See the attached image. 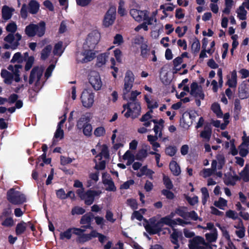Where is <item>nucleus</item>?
Here are the masks:
<instances>
[{"mask_svg":"<svg viewBox=\"0 0 249 249\" xmlns=\"http://www.w3.org/2000/svg\"><path fill=\"white\" fill-rule=\"evenodd\" d=\"M248 145H244V144H241L239 147V154L242 157H245L248 154Z\"/></svg>","mask_w":249,"mask_h":249,"instance_id":"obj_60","label":"nucleus"},{"mask_svg":"<svg viewBox=\"0 0 249 249\" xmlns=\"http://www.w3.org/2000/svg\"><path fill=\"white\" fill-rule=\"evenodd\" d=\"M63 52L62 43L58 42L54 46L53 53L54 55L60 56Z\"/></svg>","mask_w":249,"mask_h":249,"instance_id":"obj_46","label":"nucleus"},{"mask_svg":"<svg viewBox=\"0 0 249 249\" xmlns=\"http://www.w3.org/2000/svg\"><path fill=\"white\" fill-rule=\"evenodd\" d=\"M43 68L39 67H34L31 71L29 84L32 85L33 90L36 92L39 91L43 85Z\"/></svg>","mask_w":249,"mask_h":249,"instance_id":"obj_1","label":"nucleus"},{"mask_svg":"<svg viewBox=\"0 0 249 249\" xmlns=\"http://www.w3.org/2000/svg\"><path fill=\"white\" fill-rule=\"evenodd\" d=\"M190 94L196 98L203 99L204 94L203 93L202 88L199 86L197 83L193 82L190 86Z\"/></svg>","mask_w":249,"mask_h":249,"instance_id":"obj_15","label":"nucleus"},{"mask_svg":"<svg viewBox=\"0 0 249 249\" xmlns=\"http://www.w3.org/2000/svg\"><path fill=\"white\" fill-rule=\"evenodd\" d=\"M135 80L133 73L130 71H127L124 79V87L123 88V98L127 99V94L130 91Z\"/></svg>","mask_w":249,"mask_h":249,"instance_id":"obj_3","label":"nucleus"},{"mask_svg":"<svg viewBox=\"0 0 249 249\" xmlns=\"http://www.w3.org/2000/svg\"><path fill=\"white\" fill-rule=\"evenodd\" d=\"M102 182L108 191H116V187L110 175L106 172L102 174Z\"/></svg>","mask_w":249,"mask_h":249,"instance_id":"obj_14","label":"nucleus"},{"mask_svg":"<svg viewBox=\"0 0 249 249\" xmlns=\"http://www.w3.org/2000/svg\"><path fill=\"white\" fill-rule=\"evenodd\" d=\"M140 94L141 92L138 91L137 90L132 91L130 96H129L128 93L127 94V99L126 100H128V102H138L137 101V97Z\"/></svg>","mask_w":249,"mask_h":249,"instance_id":"obj_45","label":"nucleus"},{"mask_svg":"<svg viewBox=\"0 0 249 249\" xmlns=\"http://www.w3.org/2000/svg\"><path fill=\"white\" fill-rule=\"evenodd\" d=\"M115 15L116 8L114 7H110L105 16L103 25L105 27H108L112 25L115 19Z\"/></svg>","mask_w":249,"mask_h":249,"instance_id":"obj_13","label":"nucleus"},{"mask_svg":"<svg viewBox=\"0 0 249 249\" xmlns=\"http://www.w3.org/2000/svg\"><path fill=\"white\" fill-rule=\"evenodd\" d=\"M245 228L242 223L239 224V230H237L235 232L236 235L240 238H242L245 236Z\"/></svg>","mask_w":249,"mask_h":249,"instance_id":"obj_52","label":"nucleus"},{"mask_svg":"<svg viewBox=\"0 0 249 249\" xmlns=\"http://www.w3.org/2000/svg\"><path fill=\"white\" fill-rule=\"evenodd\" d=\"M76 193L81 199L84 200L85 204L88 205H91L94 201L95 196L101 193V192L91 190L84 192V189L77 190Z\"/></svg>","mask_w":249,"mask_h":249,"instance_id":"obj_6","label":"nucleus"},{"mask_svg":"<svg viewBox=\"0 0 249 249\" xmlns=\"http://www.w3.org/2000/svg\"><path fill=\"white\" fill-rule=\"evenodd\" d=\"M52 47L51 45H48L45 47L42 51L41 53V58L42 60H45L48 58L50 54Z\"/></svg>","mask_w":249,"mask_h":249,"instance_id":"obj_42","label":"nucleus"},{"mask_svg":"<svg viewBox=\"0 0 249 249\" xmlns=\"http://www.w3.org/2000/svg\"><path fill=\"white\" fill-rule=\"evenodd\" d=\"M27 224L23 221L18 223L16 228V233L17 235L22 234L26 230Z\"/></svg>","mask_w":249,"mask_h":249,"instance_id":"obj_37","label":"nucleus"},{"mask_svg":"<svg viewBox=\"0 0 249 249\" xmlns=\"http://www.w3.org/2000/svg\"><path fill=\"white\" fill-rule=\"evenodd\" d=\"M163 121L160 119L159 121V123L155 125L153 128L154 131L156 135L159 136V138H161L162 136V129L163 127Z\"/></svg>","mask_w":249,"mask_h":249,"instance_id":"obj_36","label":"nucleus"},{"mask_svg":"<svg viewBox=\"0 0 249 249\" xmlns=\"http://www.w3.org/2000/svg\"><path fill=\"white\" fill-rule=\"evenodd\" d=\"M213 173V172L210 168H205L201 171L200 175L203 176V177L206 178L211 176Z\"/></svg>","mask_w":249,"mask_h":249,"instance_id":"obj_62","label":"nucleus"},{"mask_svg":"<svg viewBox=\"0 0 249 249\" xmlns=\"http://www.w3.org/2000/svg\"><path fill=\"white\" fill-rule=\"evenodd\" d=\"M89 81L93 89L96 90H100L102 86V82L99 73L95 71L90 72Z\"/></svg>","mask_w":249,"mask_h":249,"instance_id":"obj_11","label":"nucleus"},{"mask_svg":"<svg viewBox=\"0 0 249 249\" xmlns=\"http://www.w3.org/2000/svg\"><path fill=\"white\" fill-rule=\"evenodd\" d=\"M237 17L240 20H245L247 18V11L243 6L240 5L236 10Z\"/></svg>","mask_w":249,"mask_h":249,"instance_id":"obj_33","label":"nucleus"},{"mask_svg":"<svg viewBox=\"0 0 249 249\" xmlns=\"http://www.w3.org/2000/svg\"><path fill=\"white\" fill-rule=\"evenodd\" d=\"M159 223H160L161 227L162 226V224L168 225L170 227H173L176 225L175 219H172L170 217L166 216L160 219Z\"/></svg>","mask_w":249,"mask_h":249,"instance_id":"obj_34","label":"nucleus"},{"mask_svg":"<svg viewBox=\"0 0 249 249\" xmlns=\"http://www.w3.org/2000/svg\"><path fill=\"white\" fill-rule=\"evenodd\" d=\"M124 110L126 107L128 109L124 115L126 118L131 117L134 119L137 118L140 114L141 107L138 102H128L127 105H124Z\"/></svg>","mask_w":249,"mask_h":249,"instance_id":"obj_5","label":"nucleus"},{"mask_svg":"<svg viewBox=\"0 0 249 249\" xmlns=\"http://www.w3.org/2000/svg\"><path fill=\"white\" fill-rule=\"evenodd\" d=\"M149 149V146L147 144H143L142 148L139 150L136 155V159L139 160H144L148 156L147 150Z\"/></svg>","mask_w":249,"mask_h":249,"instance_id":"obj_23","label":"nucleus"},{"mask_svg":"<svg viewBox=\"0 0 249 249\" xmlns=\"http://www.w3.org/2000/svg\"><path fill=\"white\" fill-rule=\"evenodd\" d=\"M209 245L205 242L204 239L200 236L194 237L190 241V249H206Z\"/></svg>","mask_w":249,"mask_h":249,"instance_id":"obj_12","label":"nucleus"},{"mask_svg":"<svg viewBox=\"0 0 249 249\" xmlns=\"http://www.w3.org/2000/svg\"><path fill=\"white\" fill-rule=\"evenodd\" d=\"M153 112L152 109L148 111L146 114L143 115L140 119L141 122H143V125L145 127H149L151 124V120L152 118L151 113Z\"/></svg>","mask_w":249,"mask_h":249,"instance_id":"obj_28","label":"nucleus"},{"mask_svg":"<svg viewBox=\"0 0 249 249\" xmlns=\"http://www.w3.org/2000/svg\"><path fill=\"white\" fill-rule=\"evenodd\" d=\"M24 61V58L21 55V53L18 52L16 53L13 56L12 59L11 60L12 63L17 62L18 63H21Z\"/></svg>","mask_w":249,"mask_h":249,"instance_id":"obj_48","label":"nucleus"},{"mask_svg":"<svg viewBox=\"0 0 249 249\" xmlns=\"http://www.w3.org/2000/svg\"><path fill=\"white\" fill-rule=\"evenodd\" d=\"M45 31V23L43 21L38 24H30L25 29V33L29 37H33L36 35L42 36Z\"/></svg>","mask_w":249,"mask_h":249,"instance_id":"obj_2","label":"nucleus"},{"mask_svg":"<svg viewBox=\"0 0 249 249\" xmlns=\"http://www.w3.org/2000/svg\"><path fill=\"white\" fill-rule=\"evenodd\" d=\"M217 235V231L215 229L211 231L209 233H206L205 237L208 242L212 243L216 241Z\"/></svg>","mask_w":249,"mask_h":249,"instance_id":"obj_32","label":"nucleus"},{"mask_svg":"<svg viewBox=\"0 0 249 249\" xmlns=\"http://www.w3.org/2000/svg\"><path fill=\"white\" fill-rule=\"evenodd\" d=\"M202 193V202L203 205H205L209 198V194L208 190L205 187H203L201 189Z\"/></svg>","mask_w":249,"mask_h":249,"instance_id":"obj_50","label":"nucleus"},{"mask_svg":"<svg viewBox=\"0 0 249 249\" xmlns=\"http://www.w3.org/2000/svg\"><path fill=\"white\" fill-rule=\"evenodd\" d=\"M7 199L10 203L15 205L23 203L26 201L25 196L14 189H11L7 192Z\"/></svg>","mask_w":249,"mask_h":249,"instance_id":"obj_4","label":"nucleus"},{"mask_svg":"<svg viewBox=\"0 0 249 249\" xmlns=\"http://www.w3.org/2000/svg\"><path fill=\"white\" fill-rule=\"evenodd\" d=\"M100 39V35L97 31L90 33L83 45V49H94Z\"/></svg>","mask_w":249,"mask_h":249,"instance_id":"obj_7","label":"nucleus"},{"mask_svg":"<svg viewBox=\"0 0 249 249\" xmlns=\"http://www.w3.org/2000/svg\"><path fill=\"white\" fill-rule=\"evenodd\" d=\"M214 205L218 208L224 210L227 206V201L222 197H219L217 200L214 202Z\"/></svg>","mask_w":249,"mask_h":249,"instance_id":"obj_38","label":"nucleus"},{"mask_svg":"<svg viewBox=\"0 0 249 249\" xmlns=\"http://www.w3.org/2000/svg\"><path fill=\"white\" fill-rule=\"evenodd\" d=\"M77 127L79 129H83L84 134L89 136L91 134L92 127L89 123V120L86 117H82L77 123Z\"/></svg>","mask_w":249,"mask_h":249,"instance_id":"obj_10","label":"nucleus"},{"mask_svg":"<svg viewBox=\"0 0 249 249\" xmlns=\"http://www.w3.org/2000/svg\"><path fill=\"white\" fill-rule=\"evenodd\" d=\"M176 213L184 218L187 217L188 215V212L185 207H181L176 209Z\"/></svg>","mask_w":249,"mask_h":249,"instance_id":"obj_49","label":"nucleus"},{"mask_svg":"<svg viewBox=\"0 0 249 249\" xmlns=\"http://www.w3.org/2000/svg\"><path fill=\"white\" fill-rule=\"evenodd\" d=\"M29 12L32 14H36L39 8V3L36 0H31L29 3Z\"/></svg>","mask_w":249,"mask_h":249,"instance_id":"obj_35","label":"nucleus"},{"mask_svg":"<svg viewBox=\"0 0 249 249\" xmlns=\"http://www.w3.org/2000/svg\"><path fill=\"white\" fill-rule=\"evenodd\" d=\"M159 136L155 134V136L148 135L147 136V140L152 145V149L155 151H158V148L160 147V144L157 141Z\"/></svg>","mask_w":249,"mask_h":249,"instance_id":"obj_26","label":"nucleus"},{"mask_svg":"<svg viewBox=\"0 0 249 249\" xmlns=\"http://www.w3.org/2000/svg\"><path fill=\"white\" fill-rule=\"evenodd\" d=\"M160 223L147 224L145 226L146 231L150 234H156L161 230Z\"/></svg>","mask_w":249,"mask_h":249,"instance_id":"obj_21","label":"nucleus"},{"mask_svg":"<svg viewBox=\"0 0 249 249\" xmlns=\"http://www.w3.org/2000/svg\"><path fill=\"white\" fill-rule=\"evenodd\" d=\"M1 224L5 227H12L14 225V222L13 218L11 217L6 218L1 223Z\"/></svg>","mask_w":249,"mask_h":249,"instance_id":"obj_64","label":"nucleus"},{"mask_svg":"<svg viewBox=\"0 0 249 249\" xmlns=\"http://www.w3.org/2000/svg\"><path fill=\"white\" fill-rule=\"evenodd\" d=\"M187 27L186 26H183V27H178L176 30L175 32L178 34V37H181L183 36L186 33L187 31Z\"/></svg>","mask_w":249,"mask_h":249,"instance_id":"obj_55","label":"nucleus"},{"mask_svg":"<svg viewBox=\"0 0 249 249\" xmlns=\"http://www.w3.org/2000/svg\"><path fill=\"white\" fill-rule=\"evenodd\" d=\"M106 134V130L104 127L100 126L96 128L94 131V134L96 137H103Z\"/></svg>","mask_w":249,"mask_h":249,"instance_id":"obj_54","label":"nucleus"},{"mask_svg":"<svg viewBox=\"0 0 249 249\" xmlns=\"http://www.w3.org/2000/svg\"><path fill=\"white\" fill-rule=\"evenodd\" d=\"M92 49H84L83 52L78 53L76 54L77 61L81 63H86L92 60L96 55L95 52Z\"/></svg>","mask_w":249,"mask_h":249,"instance_id":"obj_8","label":"nucleus"},{"mask_svg":"<svg viewBox=\"0 0 249 249\" xmlns=\"http://www.w3.org/2000/svg\"><path fill=\"white\" fill-rule=\"evenodd\" d=\"M173 232L171 234V241L174 244H177L178 242V238L181 235V232H178L175 229H173Z\"/></svg>","mask_w":249,"mask_h":249,"instance_id":"obj_51","label":"nucleus"},{"mask_svg":"<svg viewBox=\"0 0 249 249\" xmlns=\"http://www.w3.org/2000/svg\"><path fill=\"white\" fill-rule=\"evenodd\" d=\"M91 221V215L90 214H86L82 217L80 223L82 224H87L85 226L86 228L90 227L89 224Z\"/></svg>","mask_w":249,"mask_h":249,"instance_id":"obj_44","label":"nucleus"},{"mask_svg":"<svg viewBox=\"0 0 249 249\" xmlns=\"http://www.w3.org/2000/svg\"><path fill=\"white\" fill-rule=\"evenodd\" d=\"M240 178L244 181H249V168L246 166L244 170L240 174Z\"/></svg>","mask_w":249,"mask_h":249,"instance_id":"obj_43","label":"nucleus"},{"mask_svg":"<svg viewBox=\"0 0 249 249\" xmlns=\"http://www.w3.org/2000/svg\"><path fill=\"white\" fill-rule=\"evenodd\" d=\"M212 110L215 113L216 116L219 118H222L223 113L220 109L219 104L216 103H213L211 107Z\"/></svg>","mask_w":249,"mask_h":249,"instance_id":"obj_41","label":"nucleus"},{"mask_svg":"<svg viewBox=\"0 0 249 249\" xmlns=\"http://www.w3.org/2000/svg\"><path fill=\"white\" fill-rule=\"evenodd\" d=\"M163 183L166 187L168 189H171L173 187V184L170 179L166 176H163Z\"/></svg>","mask_w":249,"mask_h":249,"instance_id":"obj_59","label":"nucleus"},{"mask_svg":"<svg viewBox=\"0 0 249 249\" xmlns=\"http://www.w3.org/2000/svg\"><path fill=\"white\" fill-rule=\"evenodd\" d=\"M170 169L173 174L175 176H178L181 172L180 168L176 161L172 160L169 164Z\"/></svg>","mask_w":249,"mask_h":249,"instance_id":"obj_31","label":"nucleus"},{"mask_svg":"<svg viewBox=\"0 0 249 249\" xmlns=\"http://www.w3.org/2000/svg\"><path fill=\"white\" fill-rule=\"evenodd\" d=\"M124 42L122 36L120 34H116L114 37L113 44L116 46L121 45Z\"/></svg>","mask_w":249,"mask_h":249,"instance_id":"obj_56","label":"nucleus"},{"mask_svg":"<svg viewBox=\"0 0 249 249\" xmlns=\"http://www.w3.org/2000/svg\"><path fill=\"white\" fill-rule=\"evenodd\" d=\"M134 43L139 45L141 48L143 45H146L144 42L143 37L141 36H136L134 39Z\"/></svg>","mask_w":249,"mask_h":249,"instance_id":"obj_63","label":"nucleus"},{"mask_svg":"<svg viewBox=\"0 0 249 249\" xmlns=\"http://www.w3.org/2000/svg\"><path fill=\"white\" fill-rule=\"evenodd\" d=\"M4 41L7 42L3 45V48L5 49H11L15 50L19 45V42L15 40L14 35L13 34H8L4 39Z\"/></svg>","mask_w":249,"mask_h":249,"instance_id":"obj_17","label":"nucleus"},{"mask_svg":"<svg viewBox=\"0 0 249 249\" xmlns=\"http://www.w3.org/2000/svg\"><path fill=\"white\" fill-rule=\"evenodd\" d=\"M22 66L20 64H16L15 65H10L8 66V69L11 71L12 74L14 76V81L16 82H19L20 81L19 77V69H21Z\"/></svg>","mask_w":249,"mask_h":249,"instance_id":"obj_19","label":"nucleus"},{"mask_svg":"<svg viewBox=\"0 0 249 249\" xmlns=\"http://www.w3.org/2000/svg\"><path fill=\"white\" fill-rule=\"evenodd\" d=\"M154 172L151 170L148 169L147 166L142 167L140 171L137 173V176L139 177L143 175L148 176L150 179H152V175Z\"/></svg>","mask_w":249,"mask_h":249,"instance_id":"obj_27","label":"nucleus"},{"mask_svg":"<svg viewBox=\"0 0 249 249\" xmlns=\"http://www.w3.org/2000/svg\"><path fill=\"white\" fill-rule=\"evenodd\" d=\"M108 55V53H105L99 55L97 58L96 65L99 67L104 65L106 63Z\"/></svg>","mask_w":249,"mask_h":249,"instance_id":"obj_29","label":"nucleus"},{"mask_svg":"<svg viewBox=\"0 0 249 249\" xmlns=\"http://www.w3.org/2000/svg\"><path fill=\"white\" fill-rule=\"evenodd\" d=\"M177 152V148L175 146H169L165 149V153L167 155L172 157Z\"/></svg>","mask_w":249,"mask_h":249,"instance_id":"obj_58","label":"nucleus"},{"mask_svg":"<svg viewBox=\"0 0 249 249\" xmlns=\"http://www.w3.org/2000/svg\"><path fill=\"white\" fill-rule=\"evenodd\" d=\"M94 93L91 90H84L81 95V100L83 106L87 108L91 107L94 103Z\"/></svg>","mask_w":249,"mask_h":249,"instance_id":"obj_9","label":"nucleus"},{"mask_svg":"<svg viewBox=\"0 0 249 249\" xmlns=\"http://www.w3.org/2000/svg\"><path fill=\"white\" fill-rule=\"evenodd\" d=\"M108 156L109 154L107 147L106 145H104L102 146L101 152L95 157L94 161L97 162V160H101L102 157H104L105 159H107Z\"/></svg>","mask_w":249,"mask_h":249,"instance_id":"obj_30","label":"nucleus"},{"mask_svg":"<svg viewBox=\"0 0 249 249\" xmlns=\"http://www.w3.org/2000/svg\"><path fill=\"white\" fill-rule=\"evenodd\" d=\"M239 97L241 99L247 98L249 96V89L245 83H242L238 88Z\"/></svg>","mask_w":249,"mask_h":249,"instance_id":"obj_24","label":"nucleus"},{"mask_svg":"<svg viewBox=\"0 0 249 249\" xmlns=\"http://www.w3.org/2000/svg\"><path fill=\"white\" fill-rule=\"evenodd\" d=\"M72 229H69L64 232H61L60 233V239L64 240L65 239L69 240L71 237Z\"/></svg>","mask_w":249,"mask_h":249,"instance_id":"obj_47","label":"nucleus"},{"mask_svg":"<svg viewBox=\"0 0 249 249\" xmlns=\"http://www.w3.org/2000/svg\"><path fill=\"white\" fill-rule=\"evenodd\" d=\"M148 11L147 10L141 11L136 9H131L130 14L131 17L137 21L141 22L146 17Z\"/></svg>","mask_w":249,"mask_h":249,"instance_id":"obj_16","label":"nucleus"},{"mask_svg":"<svg viewBox=\"0 0 249 249\" xmlns=\"http://www.w3.org/2000/svg\"><path fill=\"white\" fill-rule=\"evenodd\" d=\"M85 212V210L82 207L76 206L74 207L71 210V214H82Z\"/></svg>","mask_w":249,"mask_h":249,"instance_id":"obj_61","label":"nucleus"},{"mask_svg":"<svg viewBox=\"0 0 249 249\" xmlns=\"http://www.w3.org/2000/svg\"><path fill=\"white\" fill-rule=\"evenodd\" d=\"M1 76L4 79V82L8 85L12 84L14 76L11 72L6 70H2L0 73Z\"/></svg>","mask_w":249,"mask_h":249,"instance_id":"obj_25","label":"nucleus"},{"mask_svg":"<svg viewBox=\"0 0 249 249\" xmlns=\"http://www.w3.org/2000/svg\"><path fill=\"white\" fill-rule=\"evenodd\" d=\"M175 6L172 4H164L160 6V9L162 10V12L165 17L168 16L167 12L172 11Z\"/></svg>","mask_w":249,"mask_h":249,"instance_id":"obj_40","label":"nucleus"},{"mask_svg":"<svg viewBox=\"0 0 249 249\" xmlns=\"http://www.w3.org/2000/svg\"><path fill=\"white\" fill-rule=\"evenodd\" d=\"M200 48V44L198 40L196 39L192 44V51L194 53H197Z\"/></svg>","mask_w":249,"mask_h":249,"instance_id":"obj_53","label":"nucleus"},{"mask_svg":"<svg viewBox=\"0 0 249 249\" xmlns=\"http://www.w3.org/2000/svg\"><path fill=\"white\" fill-rule=\"evenodd\" d=\"M15 9L12 7H10L7 5H4L1 9L2 18L5 20L10 19L13 15Z\"/></svg>","mask_w":249,"mask_h":249,"instance_id":"obj_22","label":"nucleus"},{"mask_svg":"<svg viewBox=\"0 0 249 249\" xmlns=\"http://www.w3.org/2000/svg\"><path fill=\"white\" fill-rule=\"evenodd\" d=\"M211 128L209 126H205L204 130L201 132L200 136L206 140L209 141L211 138Z\"/></svg>","mask_w":249,"mask_h":249,"instance_id":"obj_39","label":"nucleus"},{"mask_svg":"<svg viewBox=\"0 0 249 249\" xmlns=\"http://www.w3.org/2000/svg\"><path fill=\"white\" fill-rule=\"evenodd\" d=\"M197 116V114L195 111H191L185 112L182 116V120L187 126H189L193 124V121Z\"/></svg>","mask_w":249,"mask_h":249,"instance_id":"obj_18","label":"nucleus"},{"mask_svg":"<svg viewBox=\"0 0 249 249\" xmlns=\"http://www.w3.org/2000/svg\"><path fill=\"white\" fill-rule=\"evenodd\" d=\"M6 30L9 32H11V34L15 33L17 30V26L15 22H11L7 24L6 27Z\"/></svg>","mask_w":249,"mask_h":249,"instance_id":"obj_57","label":"nucleus"},{"mask_svg":"<svg viewBox=\"0 0 249 249\" xmlns=\"http://www.w3.org/2000/svg\"><path fill=\"white\" fill-rule=\"evenodd\" d=\"M231 76L227 75L226 85L230 88L235 89L237 84V73L235 70L231 73Z\"/></svg>","mask_w":249,"mask_h":249,"instance_id":"obj_20","label":"nucleus"}]
</instances>
